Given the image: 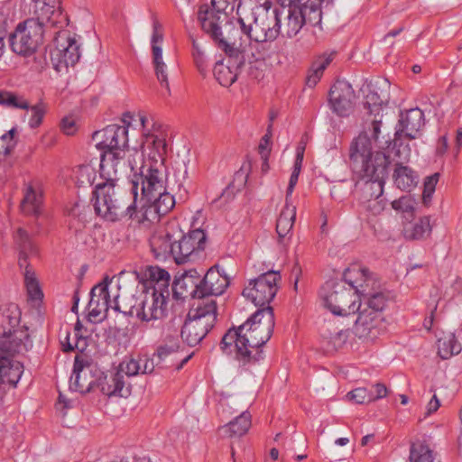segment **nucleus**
Masks as SVG:
<instances>
[{
    "mask_svg": "<svg viewBox=\"0 0 462 462\" xmlns=\"http://www.w3.org/2000/svg\"><path fill=\"white\" fill-rule=\"evenodd\" d=\"M147 276L148 281L137 294L116 295L114 298L116 310L143 322L140 328L143 335L152 330L149 324L151 321H156L165 315L170 296L171 276L167 271L152 266L147 270Z\"/></svg>",
    "mask_w": 462,
    "mask_h": 462,
    "instance_id": "f257e3e1",
    "label": "nucleus"
},
{
    "mask_svg": "<svg viewBox=\"0 0 462 462\" xmlns=\"http://www.w3.org/2000/svg\"><path fill=\"white\" fill-rule=\"evenodd\" d=\"M274 324L273 308H262L238 328H229L220 348L226 355H235L244 365L255 363L262 357L260 347L271 338Z\"/></svg>",
    "mask_w": 462,
    "mask_h": 462,
    "instance_id": "f03ea898",
    "label": "nucleus"
},
{
    "mask_svg": "<svg viewBox=\"0 0 462 462\" xmlns=\"http://www.w3.org/2000/svg\"><path fill=\"white\" fill-rule=\"evenodd\" d=\"M132 171H117L116 176L103 175L99 171L100 181L96 184L94 194V208L98 216L104 219L115 222L127 217L138 223L143 222V217L139 216L136 208V189L138 182L133 180L131 190L124 189L119 180Z\"/></svg>",
    "mask_w": 462,
    "mask_h": 462,
    "instance_id": "7ed1b4c3",
    "label": "nucleus"
},
{
    "mask_svg": "<svg viewBox=\"0 0 462 462\" xmlns=\"http://www.w3.org/2000/svg\"><path fill=\"white\" fill-rule=\"evenodd\" d=\"M96 147L102 152L99 171L103 175L116 176L117 171H134L142 156L128 145V126L110 125L93 134Z\"/></svg>",
    "mask_w": 462,
    "mask_h": 462,
    "instance_id": "20e7f679",
    "label": "nucleus"
},
{
    "mask_svg": "<svg viewBox=\"0 0 462 462\" xmlns=\"http://www.w3.org/2000/svg\"><path fill=\"white\" fill-rule=\"evenodd\" d=\"M345 279L357 291V307L379 317H384L389 297L384 291L374 290V281L368 275L367 270L354 265L345 272Z\"/></svg>",
    "mask_w": 462,
    "mask_h": 462,
    "instance_id": "39448f33",
    "label": "nucleus"
},
{
    "mask_svg": "<svg viewBox=\"0 0 462 462\" xmlns=\"http://www.w3.org/2000/svg\"><path fill=\"white\" fill-rule=\"evenodd\" d=\"M350 159L360 166L361 178L386 179L391 163L381 149L374 151L365 136L356 138L350 147Z\"/></svg>",
    "mask_w": 462,
    "mask_h": 462,
    "instance_id": "423d86ee",
    "label": "nucleus"
},
{
    "mask_svg": "<svg viewBox=\"0 0 462 462\" xmlns=\"http://www.w3.org/2000/svg\"><path fill=\"white\" fill-rule=\"evenodd\" d=\"M320 298L323 305L332 314L347 316L356 312L357 291L356 288L344 281H328L321 287Z\"/></svg>",
    "mask_w": 462,
    "mask_h": 462,
    "instance_id": "0eeeda50",
    "label": "nucleus"
},
{
    "mask_svg": "<svg viewBox=\"0 0 462 462\" xmlns=\"http://www.w3.org/2000/svg\"><path fill=\"white\" fill-rule=\"evenodd\" d=\"M217 319V303L213 300L191 309L180 336L189 346L198 345L214 327Z\"/></svg>",
    "mask_w": 462,
    "mask_h": 462,
    "instance_id": "6e6552de",
    "label": "nucleus"
},
{
    "mask_svg": "<svg viewBox=\"0 0 462 462\" xmlns=\"http://www.w3.org/2000/svg\"><path fill=\"white\" fill-rule=\"evenodd\" d=\"M242 32L251 40L265 42L275 40L281 34L280 11L270 6H259L254 12V23L246 24L241 16L237 19Z\"/></svg>",
    "mask_w": 462,
    "mask_h": 462,
    "instance_id": "1a4fd4ad",
    "label": "nucleus"
},
{
    "mask_svg": "<svg viewBox=\"0 0 462 462\" xmlns=\"http://www.w3.org/2000/svg\"><path fill=\"white\" fill-rule=\"evenodd\" d=\"M140 122L143 129V164H164L168 147L165 133L159 125L152 124L148 128L150 120L144 115H140Z\"/></svg>",
    "mask_w": 462,
    "mask_h": 462,
    "instance_id": "9d476101",
    "label": "nucleus"
},
{
    "mask_svg": "<svg viewBox=\"0 0 462 462\" xmlns=\"http://www.w3.org/2000/svg\"><path fill=\"white\" fill-rule=\"evenodd\" d=\"M43 29L33 20H26L19 23L10 35V46L17 55L29 57L34 54L42 42Z\"/></svg>",
    "mask_w": 462,
    "mask_h": 462,
    "instance_id": "9b49d317",
    "label": "nucleus"
},
{
    "mask_svg": "<svg viewBox=\"0 0 462 462\" xmlns=\"http://www.w3.org/2000/svg\"><path fill=\"white\" fill-rule=\"evenodd\" d=\"M281 279L279 272L268 271L258 278L251 280L243 291V296L251 300L255 306H269V303L275 297Z\"/></svg>",
    "mask_w": 462,
    "mask_h": 462,
    "instance_id": "f8f14e48",
    "label": "nucleus"
},
{
    "mask_svg": "<svg viewBox=\"0 0 462 462\" xmlns=\"http://www.w3.org/2000/svg\"><path fill=\"white\" fill-rule=\"evenodd\" d=\"M151 328L152 330L143 335V337L151 341L161 340V344L154 353L159 360L164 361L179 352L180 341L178 328L171 323H151Z\"/></svg>",
    "mask_w": 462,
    "mask_h": 462,
    "instance_id": "ddd939ff",
    "label": "nucleus"
},
{
    "mask_svg": "<svg viewBox=\"0 0 462 462\" xmlns=\"http://www.w3.org/2000/svg\"><path fill=\"white\" fill-rule=\"evenodd\" d=\"M164 33L162 25L156 19L152 23V33L151 37L152 61L154 72L161 85L170 91L169 76L174 70V65L166 62L162 53Z\"/></svg>",
    "mask_w": 462,
    "mask_h": 462,
    "instance_id": "4468645a",
    "label": "nucleus"
},
{
    "mask_svg": "<svg viewBox=\"0 0 462 462\" xmlns=\"http://www.w3.org/2000/svg\"><path fill=\"white\" fill-rule=\"evenodd\" d=\"M229 15L207 4L201 5L198 11V21L202 30L217 42L219 48L228 47V42L223 36L222 26L228 22Z\"/></svg>",
    "mask_w": 462,
    "mask_h": 462,
    "instance_id": "2eb2a0df",
    "label": "nucleus"
},
{
    "mask_svg": "<svg viewBox=\"0 0 462 462\" xmlns=\"http://www.w3.org/2000/svg\"><path fill=\"white\" fill-rule=\"evenodd\" d=\"M15 240L20 248L19 265L20 267H25L24 282L27 291L32 299H40L42 296V291L35 273L28 269L27 264L28 256L36 254V247L32 243L28 233L23 228L17 230Z\"/></svg>",
    "mask_w": 462,
    "mask_h": 462,
    "instance_id": "dca6fc26",
    "label": "nucleus"
},
{
    "mask_svg": "<svg viewBox=\"0 0 462 462\" xmlns=\"http://www.w3.org/2000/svg\"><path fill=\"white\" fill-rule=\"evenodd\" d=\"M206 234L201 229H195L182 236L179 240H173L171 255L178 264L185 263L206 245Z\"/></svg>",
    "mask_w": 462,
    "mask_h": 462,
    "instance_id": "f3484780",
    "label": "nucleus"
},
{
    "mask_svg": "<svg viewBox=\"0 0 462 462\" xmlns=\"http://www.w3.org/2000/svg\"><path fill=\"white\" fill-rule=\"evenodd\" d=\"M228 58L226 62H217L214 67V75L220 85L230 87L238 77L239 70L245 66L243 51L228 43L227 48H221Z\"/></svg>",
    "mask_w": 462,
    "mask_h": 462,
    "instance_id": "a211bd4d",
    "label": "nucleus"
},
{
    "mask_svg": "<svg viewBox=\"0 0 462 462\" xmlns=\"http://www.w3.org/2000/svg\"><path fill=\"white\" fill-rule=\"evenodd\" d=\"M79 45L75 38L66 34H59L56 47L51 52V62L58 72L69 66L73 67L79 60Z\"/></svg>",
    "mask_w": 462,
    "mask_h": 462,
    "instance_id": "6ab92c4d",
    "label": "nucleus"
},
{
    "mask_svg": "<svg viewBox=\"0 0 462 462\" xmlns=\"http://www.w3.org/2000/svg\"><path fill=\"white\" fill-rule=\"evenodd\" d=\"M386 116L387 114L366 115L363 123V131L356 138L365 136L369 142V147H373L374 142L381 150L390 149L392 142L388 138Z\"/></svg>",
    "mask_w": 462,
    "mask_h": 462,
    "instance_id": "aec40b11",
    "label": "nucleus"
},
{
    "mask_svg": "<svg viewBox=\"0 0 462 462\" xmlns=\"http://www.w3.org/2000/svg\"><path fill=\"white\" fill-rule=\"evenodd\" d=\"M357 318L353 332L360 339L373 341L384 331V317H379L358 307H356Z\"/></svg>",
    "mask_w": 462,
    "mask_h": 462,
    "instance_id": "412c9836",
    "label": "nucleus"
},
{
    "mask_svg": "<svg viewBox=\"0 0 462 462\" xmlns=\"http://www.w3.org/2000/svg\"><path fill=\"white\" fill-rule=\"evenodd\" d=\"M328 100L333 112L339 116H346L353 110L356 94L348 82L337 80L330 88Z\"/></svg>",
    "mask_w": 462,
    "mask_h": 462,
    "instance_id": "4be33fe9",
    "label": "nucleus"
},
{
    "mask_svg": "<svg viewBox=\"0 0 462 462\" xmlns=\"http://www.w3.org/2000/svg\"><path fill=\"white\" fill-rule=\"evenodd\" d=\"M141 169V190L147 198L162 192L166 188L167 170L165 164H143Z\"/></svg>",
    "mask_w": 462,
    "mask_h": 462,
    "instance_id": "5701e85b",
    "label": "nucleus"
},
{
    "mask_svg": "<svg viewBox=\"0 0 462 462\" xmlns=\"http://www.w3.org/2000/svg\"><path fill=\"white\" fill-rule=\"evenodd\" d=\"M309 13L299 6L288 7L287 10L280 11L281 35L292 38L297 35L303 25L309 22Z\"/></svg>",
    "mask_w": 462,
    "mask_h": 462,
    "instance_id": "b1692460",
    "label": "nucleus"
},
{
    "mask_svg": "<svg viewBox=\"0 0 462 462\" xmlns=\"http://www.w3.org/2000/svg\"><path fill=\"white\" fill-rule=\"evenodd\" d=\"M108 285L109 282L104 280L91 290L88 302L89 317L97 319L106 314L109 308L115 309V301L110 299Z\"/></svg>",
    "mask_w": 462,
    "mask_h": 462,
    "instance_id": "393cba45",
    "label": "nucleus"
},
{
    "mask_svg": "<svg viewBox=\"0 0 462 462\" xmlns=\"http://www.w3.org/2000/svg\"><path fill=\"white\" fill-rule=\"evenodd\" d=\"M201 274L195 269L185 272L180 277L176 278L172 284L173 294L176 298L185 297L186 294L193 298H202Z\"/></svg>",
    "mask_w": 462,
    "mask_h": 462,
    "instance_id": "a878e982",
    "label": "nucleus"
},
{
    "mask_svg": "<svg viewBox=\"0 0 462 462\" xmlns=\"http://www.w3.org/2000/svg\"><path fill=\"white\" fill-rule=\"evenodd\" d=\"M147 201L151 203L144 212L139 211V216L143 217L144 220L159 218L169 213L175 205L174 197L167 192L166 188L162 192H156L155 196L147 197Z\"/></svg>",
    "mask_w": 462,
    "mask_h": 462,
    "instance_id": "bb28decb",
    "label": "nucleus"
},
{
    "mask_svg": "<svg viewBox=\"0 0 462 462\" xmlns=\"http://www.w3.org/2000/svg\"><path fill=\"white\" fill-rule=\"evenodd\" d=\"M229 284V279L225 274L219 273L217 266L208 269L201 279L200 295L202 298L210 295H221Z\"/></svg>",
    "mask_w": 462,
    "mask_h": 462,
    "instance_id": "cd10ccee",
    "label": "nucleus"
},
{
    "mask_svg": "<svg viewBox=\"0 0 462 462\" xmlns=\"http://www.w3.org/2000/svg\"><path fill=\"white\" fill-rule=\"evenodd\" d=\"M389 88L390 85L385 81L383 88L374 86L369 89L364 101V107L367 110L366 115L385 114L384 110L390 99Z\"/></svg>",
    "mask_w": 462,
    "mask_h": 462,
    "instance_id": "c85d7f7f",
    "label": "nucleus"
},
{
    "mask_svg": "<svg viewBox=\"0 0 462 462\" xmlns=\"http://www.w3.org/2000/svg\"><path fill=\"white\" fill-rule=\"evenodd\" d=\"M424 125L423 113L419 108H412L401 113L399 128L395 132H401L402 135L410 140L416 138L417 133Z\"/></svg>",
    "mask_w": 462,
    "mask_h": 462,
    "instance_id": "c756f323",
    "label": "nucleus"
},
{
    "mask_svg": "<svg viewBox=\"0 0 462 462\" xmlns=\"http://www.w3.org/2000/svg\"><path fill=\"white\" fill-rule=\"evenodd\" d=\"M101 392L107 396L127 397L131 393L130 384L126 383L124 374L116 372L105 376L100 383Z\"/></svg>",
    "mask_w": 462,
    "mask_h": 462,
    "instance_id": "7c9ffc66",
    "label": "nucleus"
},
{
    "mask_svg": "<svg viewBox=\"0 0 462 462\" xmlns=\"http://www.w3.org/2000/svg\"><path fill=\"white\" fill-rule=\"evenodd\" d=\"M435 338L437 340L438 355L442 359H448L459 354L462 350L461 344L451 331L437 329L435 331Z\"/></svg>",
    "mask_w": 462,
    "mask_h": 462,
    "instance_id": "2f4dec72",
    "label": "nucleus"
},
{
    "mask_svg": "<svg viewBox=\"0 0 462 462\" xmlns=\"http://www.w3.org/2000/svg\"><path fill=\"white\" fill-rule=\"evenodd\" d=\"M295 206L290 204L289 201H286L285 206L280 213L276 223V232L280 243H284L285 240L290 239L291 232L295 221Z\"/></svg>",
    "mask_w": 462,
    "mask_h": 462,
    "instance_id": "473e14b6",
    "label": "nucleus"
},
{
    "mask_svg": "<svg viewBox=\"0 0 462 462\" xmlns=\"http://www.w3.org/2000/svg\"><path fill=\"white\" fill-rule=\"evenodd\" d=\"M23 373V366L20 362L0 355V383H7L15 387Z\"/></svg>",
    "mask_w": 462,
    "mask_h": 462,
    "instance_id": "72a5a7b5",
    "label": "nucleus"
},
{
    "mask_svg": "<svg viewBox=\"0 0 462 462\" xmlns=\"http://www.w3.org/2000/svg\"><path fill=\"white\" fill-rule=\"evenodd\" d=\"M251 424V414L247 411H243L234 420L220 427L218 431L222 437L240 438L247 433Z\"/></svg>",
    "mask_w": 462,
    "mask_h": 462,
    "instance_id": "f704fd0d",
    "label": "nucleus"
},
{
    "mask_svg": "<svg viewBox=\"0 0 462 462\" xmlns=\"http://www.w3.org/2000/svg\"><path fill=\"white\" fill-rule=\"evenodd\" d=\"M88 375L89 369L84 368L82 360H80L79 356H77L74 361L70 387L80 393L89 392L93 386L94 380L92 378H88Z\"/></svg>",
    "mask_w": 462,
    "mask_h": 462,
    "instance_id": "c9c22d12",
    "label": "nucleus"
},
{
    "mask_svg": "<svg viewBox=\"0 0 462 462\" xmlns=\"http://www.w3.org/2000/svg\"><path fill=\"white\" fill-rule=\"evenodd\" d=\"M173 236L168 230L153 234L150 239L151 249L156 258H166L171 254Z\"/></svg>",
    "mask_w": 462,
    "mask_h": 462,
    "instance_id": "e433bc0d",
    "label": "nucleus"
},
{
    "mask_svg": "<svg viewBox=\"0 0 462 462\" xmlns=\"http://www.w3.org/2000/svg\"><path fill=\"white\" fill-rule=\"evenodd\" d=\"M393 178L395 186L404 191H411L418 183V175L406 165L395 164Z\"/></svg>",
    "mask_w": 462,
    "mask_h": 462,
    "instance_id": "4c0bfd02",
    "label": "nucleus"
},
{
    "mask_svg": "<svg viewBox=\"0 0 462 462\" xmlns=\"http://www.w3.org/2000/svg\"><path fill=\"white\" fill-rule=\"evenodd\" d=\"M33 13L35 17L30 18L29 20L38 22L42 26V29H43L44 25L47 23L54 25L57 21L54 20L53 17L60 15V12L59 10H56L53 5L42 0H35Z\"/></svg>",
    "mask_w": 462,
    "mask_h": 462,
    "instance_id": "58836bf2",
    "label": "nucleus"
},
{
    "mask_svg": "<svg viewBox=\"0 0 462 462\" xmlns=\"http://www.w3.org/2000/svg\"><path fill=\"white\" fill-rule=\"evenodd\" d=\"M23 337H28L27 334H25L23 331H9L6 336L5 335L0 338V342H6L5 346H1L0 355L9 357V356L20 352L23 346Z\"/></svg>",
    "mask_w": 462,
    "mask_h": 462,
    "instance_id": "ea45409f",
    "label": "nucleus"
},
{
    "mask_svg": "<svg viewBox=\"0 0 462 462\" xmlns=\"http://www.w3.org/2000/svg\"><path fill=\"white\" fill-rule=\"evenodd\" d=\"M42 205V194L32 186H28L21 202V209L25 215H38Z\"/></svg>",
    "mask_w": 462,
    "mask_h": 462,
    "instance_id": "a19ab883",
    "label": "nucleus"
},
{
    "mask_svg": "<svg viewBox=\"0 0 462 462\" xmlns=\"http://www.w3.org/2000/svg\"><path fill=\"white\" fill-rule=\"evenodd\" d=\"M431 231L430 217H424L413 225H406L403 227L402 234L406 239L415 240L423 238L425 236H430Z\"/></svg>",
    "mask_w": 462,
    "mask_h": 462,
    "instance_id": "79ce46f5",
    "label": "nucleus"
},
{
    "mask_svg": "<svg viewBox=\"0 0 462 462\" xmlns=\"http://www.w3.org/2000/svg\"><path fill=\"white\" fill-rule=\"evenodd\" d=\"M332 60L331 56L319 57L311 65L309 74L306 79V83L310 88H314L320 80L324 70L330 64Z\"/></svg>",
    "mask_w": 462,
    "mask_h": 462,
    "instance_id": "37998d69",
    "label": "nucleus"
},
{
    "mask_svg": "<svg viewBox=\"0 0 462 462\" xmlns=\"http://www.w3.org/2000/svg\"><path fill=\"white\" fill-rule=\"evenodd\" d=\"M322 335L335 348H340L348 340L350 332L348 329H337L334 324H328L323 329Z\"/></svg>",
    "mask_w": 462,
    "mask_h": 462,
    "instance_id": "c03bdc74",
    "label": "nucleus"
},
{
    "mask_svg": "<svg viewBox=\"0 0 462 462\" xmlns=\"http://www.w3.org/2000/svg\"><path fill=\"white\" fill-rule=\"evenodd\" d=\"M405 138L402 135L401 132H395L394 138L392 142V150L394 152V157L397 160L396 164L406 163L410 161L411 158V148L407 143H404Z\"/></svg>",
    "mask_w": 462,
    "mask_h": 462,
    "instance_id": "a18cd8bd",
    "label": "nucleus"
},
{
    "mask_svg": "<svg viewBox=\"0 0 462 462\" xmlns=\"http://www.w3.org/2000/svg\"><path fill=\"white\" fill-rule=\"evenodd\" d=\"M362 191L367 199H378L383 193L385 179L361 178Z\"/></svg>",
    "mask_w": 462,
    "mask_h": 462,
    "instance_id": "49530a36",
    "label": "nucleus"
},
{
    "mask_svg": "<svg viewBox=\"0 0 462 462\" xmlns=\"http://www.w3.org/2000/svg\"><path fill=\"white\" fill-rule=\"evenodd\" d=\"M323 0H298L297 6L304 8L309 13V22L312 25L319 23L321 20V12L319 7Z\"/></svg>",
    "mask_w": 462,
    "mask_h": 462,
    "instance_id": "de8ad7c7",
    "label": "nucleus"
},
{
    "mask_svg": "<svg viewBox=\"0 0 462 462\" xmlns=\"http://www.w3.org/2000/svg\"><path fill=\"white\" fill-rule=\"evenodd\" d=\"M411 462H433L432 451L429 445L418 442L411 445L410 451Z\"/></svg>",
    "mask_w": 462,
    "mask_h": 462,
    "instance_id": "09e8293b",
    "label": "nucleus"
},
{
    "mask_svg": "<svg viewBox=\"0 0 462 462\" xmlns=\"http://www.w3.org/2000/svg\"><path fill=\"white\" fill-rule=\"evenodd\" d=\"M0 105L22 109L29 108V103L25 99L7 91L0 92Z\"/></svg>",
    "mask_w": 462,
    "mask_h": 462,
    "instance_id": "8fccbe9b",
    "label": "nucleus"
},
{
    "mask_svg": "<svg viewBox=\"0 0 462 462\" xmlns=\"http://www.w3.org/2000/svg\"><path fill=\"white\" fill-rule=\"evenodd\" d=\"M78 182L84 185H93L96 180V171L90 164L80 165L77 171Z\"/></svg>",
    "mask_w": 462,
    "mask_h": 462,
    "instance_id": "3c124183",
    "label": "nucleus"
},
{
    "mask_svg": "<svg viewBox=\"0 0 462 462\" xmlns=\"http://www.w3.org/2000/svg\"><path fill=\"white\" fill-rule=\"evenodd\" d=\"M415 201L411 196H402L399 199L392 202V207L397 211L413 216Z\"/></svg>",
    "mask_w": 462,
    "mask_h": 462,
    "instance_id": "603ef678",
    "label": "nucleus"
},
{
    "mask_svg": "<svg viewBox=\"0 0 462 462\" xmlns=\"http://www.w3.org/2000/svg\"><path fill=\"white\" fill-rule=\"evenodd\" d=\"M139 358L130 357L123 361L119 365L118 373L126 374L127 376H134L140 374L141 366H139Z\"/></svg>",
    "mask_w": 462,
    "mask_h": 462,
    "instance_id": "864d4df0",
    "label": "nucleus"
},
{
    "mask_svg": "<svg viewBox=\"0 0 462 462\" xmlns=\"http://www.w3.org/2000/svg\"><path fill=\"white\" fill-rule=\"evenodd\" d=\"M46 105L42 102H39L35 106L31 107L32 116L29 120V125L32 128H37L42 123L43 116L46 113Z\"/></svg>",
    "mask_w": 462,
    "mask_h": 462,
    "instance_id": "5fc2aeb1",
    "label": "nucleus"
},
{
    "mask_svg": "<svg viewBox=\"0 0 462 462\" xmlns=\"http://www.w3.org/2000/svg\"><path fill=\"white\" fill-rule=\"evenodd\" d=\"M192 46H193L192 54H193V58H194V62H195L198 69L201 73H204L208 68V62H207V58H206L205 52H204L203 49L201 48V46L195 40H193V42H192Z\"/></svg>",
    "mask_w": 462,
    "mask_h": 462,
    "instance_id": "6e6d98bb",
    "label": "nucleus"
},
{
    "mask_svg": "<svg viewBox=\"0 0 462 462\" xmlns=\"http://www.w3.org/2000/svg\"><path fill=\"white\" fill-rule=\"evenodd\" d=\"M349 400L354 401L357 404H365L372 402V393L366 388H356L347 393Z\"/></svg>",
    "mask_w": 462,
    "mask_h": 462,
    "instance_id": "4d7b16f0",
    "label": "nucleus"
},
{
    "mask_svg": "<svg viewBox=\"0 0 462 462\" xmlns=\"http://www.w3.org/2000/svg\"><path fill=\"white\" fill-rule=\"evenodd\" d=\"M16 130L15 128H12L5 133L1 134L0 133V149L3 150L2 154H7L10 152V151L14 147L15 141H14V135H15Z\"/></svg>",
    "mask_w": 462,
    "mask_h": 462,
    "instance_id": "13d9d810",
    "label": "nucleus"
},
{
    "mask_svg": "<svg viewBox=\"0 0 462 462\" xmlns=\"http://www.w3.org/2000/svg\"><path fill=\"white\" fill-rule=\"evenodd\" d=\"M246 69L247 74L254 79H260L263 77V69L265 68V62L263 60H255L248 64L245 63L243 69Z\"/></svg>",
    "mask_w": 462,
    "mask_h": 462,
    "instance_id": "bf43d9fd",
    "label": "nucleus"
},
{
    "mask_svg": "<svg viewBox=\"0 0 462 462\" xmlns=\"http://www.w3.org/2000/svg\"><path fill=\"white\" fill-rule=\"evenodd\" d=\"M433 199V175H430L425 178L423 191L421 195V204L430 208Z\"/></svg>",
    "mask_w": 462,
    "mask_h": 462,
    "instance_id": "052dcab7",
    "label": "nucleus"
},
{
    "mask_svg": "<svg viewBox=\"0 0 462 462\" xmlns=\"http://www.w3.org/2000/svg\"><path fill=\"white\" fill-rule=\"evenodd\" d=\"M236 0H211L212 7L224 13L232 14L236 7Z\"/></svg>",
    "mask_w": 462,
    "mask_h": 462,
    "instance_id": "680f3d73",
    "label": "nucleus"
},
{
    "mask_svg": "<svg viewBox=\"0 0 462 462\" xmlns=\"http://www.w3.org/2000/svg\"><path fill=\"white\" fill-rule=\"evenodd\" d=\"M139 358V366H141L140 374H151L154 370V363L153 360L149 358L148 356H138Z\"/></svg>",
    "mask_w": 462,
    "mask_h": 462,
    "instance_id": "e2e57ef3",
    "label": "nucleus"
},
{
    "mask_svg": "<svg viewBox=\"0 0 462 462\" xmlns=\"http://www.w3.org/2000/svg\"><path fill=\"white\" fill-rule=\"evenodd\" d=\"M60 128L62 132L67 135L74 134L77 130L75 121L69 117H65L62 119L60 123Z\"/></svg>",
    "mask_w": 462,
    "mask_h": 462,
    "instance_id": "0e129e2a",
    "label": "nucleus"
},
{
    "mask_svg": "<svg viewBox=\"0 0 462 462\" xmlns=\"http://www.w3.org/2000/svg\"><path fill=\"white\" fill-rule=\"evenodd\" d=\"M448 149V138L446 134H443L438 139L437 144L435 145V156H442Z\"/></svg>",
    "mask_w": 462,
    "mask_h": 462,
    "instance_id": "69168bd1",
    "label": "nucleus"
},
{
    "mask_svg": "<svg viewBox=\"0 0 462 462\" xmlns=\"http://www.w3.org/2000/svg\"><path fill=\"white\" fill-rule=\"evenodd\" d=\"M374 387L375 390V394L372 393V402L382 399L387 395L388 389L383 383H377L374 385Z\"/></svg>",
    "mask_w": 462,
    "mask_h": 462,
    "instance_id": "338daca9",
    "label": "nucleus"
},
{
    "mask_svg": "<svg viewBox=\"0 0 462 462\" xmlns=\"http://www.w3.org/2000/svg\"><path fill=\"white\" fill-rule=\"evenodd\" d=\"M299 175H300V173L295 172V171H292V173L291 175L289 185L287 188L286 201H289V197L291 195V193L293 191V189L298 181Z\"/></svg>",
    "mask_w": 462,
    "mask_h": 462,
    "instance_id": "774afa93",
    "label": "nucleus"
}]
</instances>
